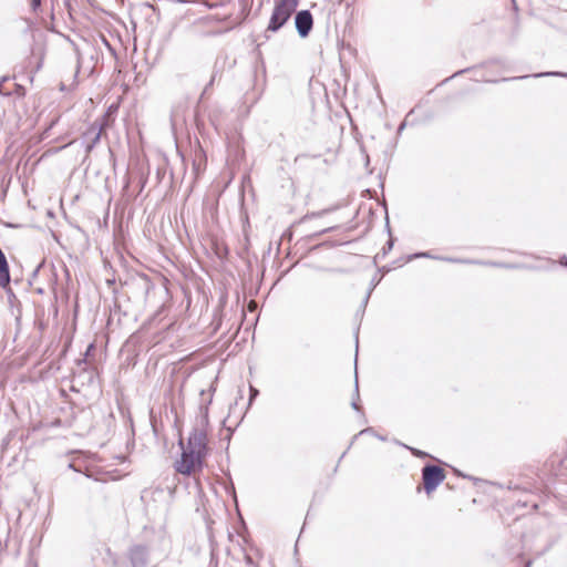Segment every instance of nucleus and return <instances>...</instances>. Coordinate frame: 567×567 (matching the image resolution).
<instances>
[{
	"mask_svg": "<svg viewBox=\"0 0 567 567\" xmlns=\"http://www.w3.org/2000/svg\"><path fill=\"white\" fill-rule=\"evenodd\" d=\"M182 449L181 460L176 461L175 470L184 475H190L203 467L206 455V434L202 430H194L187 444L179 441Z\"/></svg>",
	"mask_w": 567,
	"mask_h": 567,
	"instance_id": "obj_1",
	"label": "nucleus"
},
{
	"mask_svg": "<svg viewBox=\"0 0 567 567\" xmlns=\"http://www.w3.org/2000/svg\"><path fill=\"white\" fill-rule=\"evenodd\" d=\"M299 0H276L268 30L278 31L291 17L298 7Z\"/></svg>",
	"mask_w": 567,
	"mask_h": 567,
	"instance_id": "obj_2",
	"label": "nucleus"
},
{
	"mask_svg": "<svg viewBox=\"0 0 567 567\" xmlns=\"http://www.w3.org/2000/svg\"><path fill=\"white\" fill-rule=\"evenodd\" d=\"M424 488L427 494L433 492L445 478L444 471L435 465H426L422 470Z\"/></svg>",
	"mask_w": 567,
	"mask_h": 567,
	"instance_id": "obj_3",
	"label": "nucleus"
},
{
	"mask_svg": "<svg viewBox=\"0 0 567 567\" xmlns=\"http://www.w3.org/2000/svg\"><path fill=\"white\" fill-rule=\"evenodd\" d=\"M295 25L298 34L305 38L309 34L313 25L312 14L309 10H301L295 17Z\"/></svg>",
	"mask_w": 567,
	"mask_h": 567,
	"instance_id": "obj_4",
	"label": "nucleus"
},
{
	"mask_svg": "<svg viewBox=\"0 0 567 567\" xmlns=\"http://www.w3.org/2000/svg\"><path fill=\"white\" fill-rule=\"evenodd\" d=\"M148 553L144 546H134L130 550V559L133 567H145L147 565Z\"/></svg>",
	"mask_w": 567,
	"mask_h": 567,
	"instance_id": "obj_5",
	"label": "nucleus"
},
{
	"mask_svg": "<svg viewBox=\"0 0 567 567\" xmlns=\"http://www.w3.org/2000/svg\"><path fill=\"white\" fill-rule=\"evenodd\" d=\"M10 282V274L7 258L0 250V286L6 287Z\"/></svg>",
	"mask_w": 567,
	"mask_h": 567,
	"instance_id": "obj_6",
	"label": "nucleus"
},
{
	"mask_svg": "<svg viewBox=\"0 0 567 567\" xmlns=\"http://www.w3.org/2000/svg\"><path fill=\"white\" fill-rule=\"evenodd\" d=\"M532 76H534V78H546V76H563V78H567V73L549 71V72L536 73V74H533Z\"/></svg>",
	"mask_w": 567,
	"mask_h": 567,
	"instance_id": "obj_7",
	"label": "nucleus"
},
{
	"mask_svg": "<svg viewBox=\"0 0 567 567\" xmlns=\"http://www.w3.org/2000/svg\"><path fill=\"white\" fill-rule=\"evenodd\" d=\"M257 394H258V390L250 386V402L256 398Z\"/></svg>",
	"mask_w": 567,
	"mask_h": 567,
	"instance_id": "obj_8",
	"label": "nucleus"
},
{
	"mask_svg": "<svg viewBox=\"0 0 567 567\" xmlns=\"http://www.w3.org/2000/svg\"><path fill=\"white\" fill-rule=\"evenodd\" d=\"M41 4V0H32V9L37 10Z\"/></svg>",
	"mask_w": 567,
	"mask_h": 567,
	"instance_id": "obj_9",
	"label": "nucleus"
},
{
	"mask_svg": "<svg viewBox=\"0 0 567 567\" xmlns=\"http://www.w3.org/2000/svg\"><path fill=\"white\" fill-rule=\"evenodd\" d=\"M414 257L415 258H421V257L430 258L431 256L429 252H420V254H415Z\"/></svg>",
	"mask_w": 567,
	"mask_h": 567,
	"instance_id": "obj_10",
	"label": "nucleus"
},
{
	"mask_svg": "<svg viewBox=\"0 0 567 567\" xmlns=\"http://www.w3.org/2000/svg\"><path fill=\"white\" fill-rule=\"evenodd\" d=\"M372 432V429H365L363 431L360 432V434H363V433H371Z\"/></svg>",
	"mask_w": 567,
	"mask_h": 567,
	"instance_id": "obj_11",
	"label": "nucleus"
},
{
	"mask_svg": "<svg viewBox=\"0 0 567 567\" xmlns=\"http://www.w3.org/2000/svg\"><path fill=\"white\" fill-rule=\"evenodd\" d=\"M352 408H353L354 410H359V406H358V404H357V402H355V401H353V402H352Z\"/></svg>",
	"mask_w": 567,
	"mask_h": 567,
	"instance_id": "obj_12",
	"label": "nucleus"
},
{
	"mask_svg": "<svg viewBox=\"0 0 567 567\" xmlns=\"http://www.w3.org/2000/svg\"><path fill=\"white\" fill-rule=\"evenodd\" d=\"M561 264L565 265L567 267V257H564L563 260H561Z\"/></svg>",
	"mask_w": 567,
	"mask_h": 567,
	"instance_id": "obj_13",
	"label": "nucleus"
},
{
	"mask_svg": "<svg viewBox=\"0 0 567 567\" xmlns=\"http://www.w3.org/2000/svg\"><path fill=\"white\" fill-rule=\"evenodd\" d=\"M358 389H359L358 381H355V392L357 393H358Z\"/></svg>",
	"mask_w": 567,
	"mask_h": 567,
	"instance_id": "obj_14",
	"label": "nucleus"
},
{
	"mask_svg": "<svg viewBox=\"0 0 567 567\" xmlns=\"http://www.w3.org/2000/svg\"><path fill=\"white\" fill-rule=\"evenodd\" d=\"M527 78H528V75H524V76H520L519 79H527Z\"/></svg>",
	"mask_w": 567,
	"mask_h": 567,
	"instance_id": "obj_15",
	"label": "nucleus"
}]
</instances>
